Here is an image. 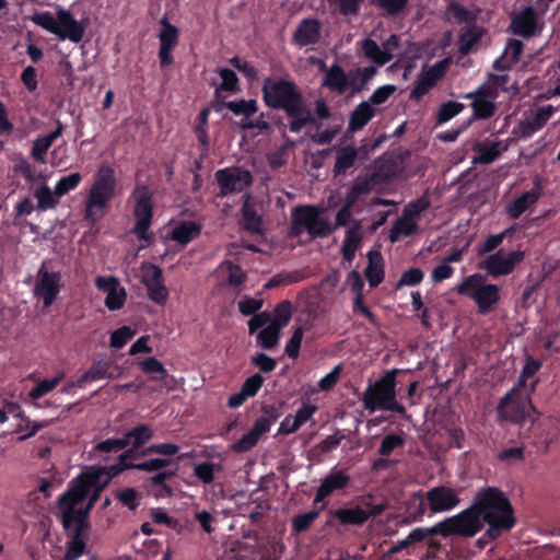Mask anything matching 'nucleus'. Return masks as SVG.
<instances>
[{"instance_id":"nucleus-63","label":"nucleus","mask_w":560,"mask_h":560,"mask_svg":"<svg viewBox=\"0 0 560 560\" xmlns=\"http://www.w3.org/2000/svg\"><path fill=\"white\" fill-rule=\"evenodd\" d=\"M343 439L345 434L340 430H337L334 434L328 435L326 439L319 442L315 448L322 454L329 453L336 450Z\"/></svg>"},{"instance_id":"nucleus-8","label":"nucleus","mask_w":560,"mask_h":560,"mask_svg":"<svg viewBox=\"0 0 560 560\" xmlns=\"http://www.w3.org/2000/svg\"><path fill=\"white\" fill-rule=\"evenodd\" d=\"M131 198L135 199L133 217L136 224L133 233L140 241L150 244L154 240L153 233L149 232L153 219V192L147 185H137Z\"/></svg>"},{"instance_id":"nucleus-58","label":"nucleus","mask_w":560,"mask_h":560,"mask_svg":"<svg viewBox=\"0 0 560 560\" xmlns=\"http://www.w3.org/2000/svg\"><path fill=\"white\" fill-rule=\"evenodd\" d=\"M295 142H283L279 150L268 154V162L271 168L277 170L287 163L288 150L293 148Z\"/></svg>"},{"instance_id":"nucleus-29","label":"nucleus","mask_w":560,"mask_h":560,"mask_svg":"<svg viewBox=\"0 0 560 560\" xmlns=\"http://www.w3.org/2000/svg\"><path fill=\"white\" fill-rule=\"evenodd\" d=\"M128 446V441L115 438H109L96 443L91 451V455L98 460H107L112 454H116Z\"/></svg>"},{"instance_id":"nucleus-6","label":"nucleus","mask_w":560,"mask_h":560,"mask_svg":"<svg viewBox=\"0 0 560 560\" xmlns=\"http://www.w3.org/2000/svg\"><path fill=\"white\" fill-rule=\"evenodd\" d=\"M499 420L523 424L526 420L536 421L540 413L533 406L528 394H524L517 386H513L497 406Z\"/></svg>"},{"instance_id":"nucleus-16","label":"nucleus","mask_w":560,"mask_h":560,"mask_svg":"<svg viewBox=\"0 0 560 560\" xmlns=\"http://www.w3.org/2000/svg\"><path fill=\"white\" fill-rule=\"evenodd\" d=\"M160 24L162 30L159 34L160 48L158 56L161 68H166L174 62L172 52L178 45L179 30L170 23L166 15L160 20Z\"/></svg>"},{"instance_id":"nucleus-20","label":"nucleus","mask_w":560,"mask_h":560,"mask_svg":"<svg viewBox=\"0 0 560 560\" xmlns=\"http://www.w3.org/2000/svg\"><path fill=\"white\" fill-rule=\"evenodd\" d=\"M328 516V523L330 525L334 524V521H337L340 525L343 526H361L369 521L371 513L360 506H354L329 510Z\"/></svg>"},{"instance_id":"nucleus-57","label":"nucleus","mask_w":560,"mask_h":560,"mask_svg":"<svg viewBox=\"0 0 560 560\" xmlns=\"http://www.w3.org/2000/svg\"><path fill=\"white\" fill-rule=\"evenodd\" d=\"M171 463L172 462L167 458H150L148 460L137 463L135 469L147 472H160L163 471L162 469L168 467Z\"/></svg>"},{"instance_id":"nucleus-30","label":"nucleus","mask_w":560,"mask_h":560,"mask_svg":"<svg viewBox=\"0 0 560 560\" xmlns=\"http://www.w3.org/2000/svg\"><path fill=\"white\" fill-rule=\"evenodd\" d=\"M229 109L235 116H241L240 122H245L246 119L250 118L258 110V103L256 100H236V101H222L219 110Z\"/></svg>"},{"instance_id":"nucleus-9","label":"nucleus","mask_w":560,"mask_h":560,"mask_svg":"<svg viewBox=\"0 0 560 560\" xmlns=\"http://www.w3.org/2000/svg\"><path fill=\"white\" fill-rule=\"evenodd\" d=\"M482 528L483 523L474 503L458 514L436 524V532H440L442 537H474Z\"/></svg>"},{"instance_id":"nucleus-47","label":"nucleus","mask_w":560,"mask_h":560,"mask_svg":"<svg viewBox=\"0 0 560 560\" xmlns=\"http://www.w3.org/2000/svg\"><path fill=\"white\" fill-rule=\"evenodd\" d=\"M465 105L455 101H447L441 104L436 113V122L439 125L450 121L452 118L457 116Z\"/></svg>"},{"instance_id":"nucleus-14","label":"nucleus","mask_w":560,"mask_h":560,"mask_svg":"<svg viewBox=\"0 0 560 560\" xmlns=\"http://www.w3.org/2000/svg\"><path fill=\"white\" fill-rule=\"evenodd\" d=\"M425 498L430 514L452 511L460 503L457 491L447 486H436L429 489L425 492Z\"/></svg>"},{"instance_id":"nucleus-18","label":"nucleus","mask_w":560,"mask_h":560,"mask_svg":"<svg viewBox=\"0 0 560 560\" xmlns=\"http://www.w3.org/2000/svg\"><path fill=\"white\" fill-rule=\"evenodd\" d=\"M32 21L43 28L58 35L60 38H70V12L59 10L58 19L48 12L35 13Z\"/></svg>"},{"instance_id":"nucleus-2","label":"nucleus","mask_w":560,"mask_h":560,"mask_svg":"<svg viewBox=\"0 0 560 560\" xmlns=\"http://www.w3.org/2000/svg\"><path fill=\"white\" fill-rule=\"evenodd\" d=\"M472 502L482 523L488 525L483 535L488 539L494 540L516 525L513 505L501 489L491 486L481 488Z\"/></svg>"},{"instance_id":"nucleus-38","label":"nucleus","mask_w":560,"mask_h":560,"mask_svg":"<svg viewBox=\"0 0 560 560\" xmlns=\"http://www.w3.org/2000/svg\"><path fill=\"white\" fill-rule=\"evenodd\" d=\"M153 438V429L150 424L143 423L132 428L128 431L122 440L128 441V445L135 447H142L147 442Z\"/></svg>"},{"instance_id":"nucleus-31","label":"nucleus","mask_w":560,"mask_h":560,"mask_svg":"<svg viewBox=\"0 0 560 560\" xmlns=\"http://www.w3.org/2000/svg\"><path fill=\"white\" fill-rule=\"evenodd\" d=\"M242 224L243 229L252 234H264V225L261 217L255 208L246 200L242 207Z\"/></svg>"},{"instance_id":"nucleus-36","label":"nucleus","mask_w":560,"mask_h":560,"mask_svg":"<svg viewBox=\"0 0 560 560\" xmlns=\"http://www.w3.org/2000/svg\"><path fill=\"white\" fill-rule=\"evenodd\" d=\"M418 229V222H413L401 215L394 222L389 231V241L392 243H396L400 240L401 236L408 237L413 235L417 233Z\"/></svg>"},{"instance_id":"nucleus-21","label":"nucleus","mask_w":560,"mask_h":560,"mask_svg":"<svg viewBox=\"0 0 560 560\" xmlns=\"http://www.w3.org/2000/svg\"><path fill=\"white\" fill-rule=\"evenodd\" d=\"M316 405L304 402L296 411L295 416L288 415L280 423L278 434H292L296 432L305 422L312 419L317 412Z\"/></svg>"},{"instance_id":"nucleus-11","label":"nucleus","mask_w":560,"mask_h":560,"mask_svg":"<svg viewBox=\"0 0 560 560\" xmlns=\"http://www.w3.org/2000/svg\"><path fill=\"white\" fill-rule=\"evenodd\" d=\"M61 289V276L59 272L48 271L43 265L37 272V281L34 287V296L43 301L47 308L54 304Z\"/></svg>"},{"instance_id":"nucleus-13","label":"nucleus","mask_w":560,"mask_h":560,"mask_svg":"<svg viewBox=\"0 0 560 560\" xmlns=\"http://www.w3.org/2000/svg\"><path fill=\"white\" fill-rule=\"evenodd\" d=\"M217 182L220 187L221 196H228L233 192H241L248 188L253 183V176L249 171L240 168H224L215 173Z\"/></svg>"},{"instance_id":"nucleus-7","label":"nucleus","mask_w":560,"mask_h":560,"mask_svg":"<svg viewBox=\"0 0 560 560\" xmlns=\"http://www.w3.org/2000/svg\"><path fill=\"white\" fill-rule=\"evenodd\" d=\"M483 276L471 275L457 287V293L469 296L478 307V313H491L500 301V288L492 283H482Z\"/></svg>"},{"instance_id":"nucleus-62","label":"nucleus","mask_w":560,"mask_h":560,"mask_svg":"<svg viewBox=\"0 0 560 560\" xmlns=\"http://www.w3.org/2000/svg\"><path fill=\"white\" fill-rule=\"evenodd\" d=\"M250 362L262 373H270L277 368V361L264 352L252 355Z\"/></svg>"},{"instance_id":"nucleus-25","label":"nucleus","mask_w":560,"mask_h":560,"mask_svg":"<svg viewBox=\"0 0 560 560\" xmlns=\"http://www.w3.org/2000/svg\"><path fill=\"white\" fill-rule=\"evenodd\" d=\"M323 86L341 95L347 92L349 86L352 88V81H349L345 70L338 63H334L326 70Z\"/></svg>"},{"instance_id":"nucleus-51","label":"nucleus","mask_w":560,"mask_h":560,"mask_svg":"<svg viewBox=\"0 0 560 560\" xmlns=\"http://www.w3.org/2000/svg\"><path fill=\"white\" fill-rule=\"evenodd\" d=\"M139 366L142 370V372L148 374H160L159 377H152L153 381H160L164 380L167 375V371L165 370L162 362H160L154 357H149L142 361L139 362Z\"/></svg>"},{"instance_id":"nucleus-60","label":"nucleus","mask_w":560,"mask_h":560,"mask_svg":"<svg viewBox=\"0 0 560 560\" xmlns=\"http://www.w3.org/2000/svg\"><path fill=\"white\" fill-rule=\"evenodd\" d=\"M230 65L233 66L236 70L244 74L249 81L257 80L258 72L256 68L248 61L242 59L238 56H234L229 60Z\"/></svg>"},{"instance_id":"nucleus-40","label":"nucleus","mask_w":560,"mask_h":560,"mask_svg":"<svg viewBox=\"0 0 560 560\" xmlns=\"http://www.w3.org/2000/svg\"><path fill=\"white\" fill-rule=\"evenodd\" d=\"M302 107L301 114L296 116H289L291 118L289 122V130L293 133H299L306 127H310V130H314V128H312V124H316V117L307 107L306 103H303Z\"/></svg>"},{"instance_id":"nucleus-53","label":"nucleus","mask_w":560,"mask_h":560,"mask_svg":"<svg viewBox=\"0 0 560 560\" xmlns=\"http://www.w3.org/2000/svg\"><path fill=\"white\" fill-rule=\"evenodd\" d=\"M447 13L458 24L474 23L476 20V14H474L467 8H465L464 5H462L460 3H457V2H453L448 5Z\"/></svg>"},{"instance_id":"nucleus-50","label":"nucleus","mask_w":560,"mask_h":560,"mask_svg":"<svg viewBox=\"0 0 560 560\" xmlns=\"http://www.w3.org/2000/svg\"><path fill=\"white\" fill-rule=\"evenodd\" d=\"M34 197L37 199V208L39 210H48L54 208L58 200L54 196L50 188L46 185H42L40 187L36 188L34 191Z\"/></svg>"},{"instance_id":"nucleus-55","label":"nucleus","mask_w":560,"mask_h":560,"mask_svg":"<svg viewBox=\"0 0 560 560\" xmlns=\"http://www.w3.org/2000/svg\"><path fill=\"white\" fill-rule=\"evenodd\" d=\"M405 444V439L396 433L385 435L381 442L378 453L382 456H389L395 448L401 447Z\"/></svg>"},{"instance_id":"nucleus-23","label":"nucleus","mask_w":560,"mask_h":560,"mask_svg":"<svg viewBox=\"0 0 560 560\" xmlns=\"http://www.w3.org/2000/svg\"><path fill=\"white\" fill-rule=\"evenodd\" d=\"M541 196V188L535 185L530 190L524 191L521 196L506 205V213L511 219H518L529 207L535 205Z\"/></svg>"},{"instance_id":"nucleus-3","label":"nucleus","mask_w":560,"mask_h":560,"mask_svg":"<svg viewBox=\"0 0 560 560\" xmlns=\"http://www.w3.org/2000/svg\"><path fill=\"white\" fill-rule=\"evenodd\" d=\"M116 186L114 168L106 164L101 165L84 202L83 220L86 225L92 228L106 215L115 197Z\"/></svg>"},{"instance_id":"nucleus-64","label":"nucleus","mask_w":560,"mask_h":560,"mask_svg":"<svg viewBox=\"0 0 560 560\" xmlns=\"http://www.w3.org/2000/svg\"><path fill=\"white\" fill-rule=\"evenodd\" d=\"M523 49L524 44L522 40L510 38L506 43L503 55L506 57V59L510 60L512 65H515L520 61Z\"/></svg>"},{"instance_id":"nucleus-37","label":"nucleus","mask_w":560,"mask_h":560,"mask_svg":"<svg viewBox=\"0 0 560 560\" xmlns=\"http://www.w3.org/2000/svg\"><path fill=\"white\" fill-rule=\"evenodd\" d=\"M280 332L281 329L279 326L269 324L259 330L256 336V342L265 350H273L279 343Z\"/></svg>"},{"instance_id":"nucleus-15","label":"nucleus","mask_w":560,"mask_h":560,"mask_svg":"<svg viewBox=\"0 0 560 560\" xmlns=\"http://www.w3.org/2000/svg\"><path fill=\"white\" fill-rule=\"evenodd\" d=\"M406 167L404 155L383 154L373 164L371 178L375 183H386L399 176Z\"/></svg>"},{"instance_id":"nucleus-49","label":"nucleus","mask_w":560,"mask_h":560,"mask_svg":"<svg viewBox=\"0 0 560 560\" xmlns=\"http://www.w3.org/2000/svg\"><path fill=\"white\" fill-rule=\"evenodd\" d=\"M471 106H472V118H476V119L490 118L495 112L494 103L491 101H488L483 97H476L472 101Z\"/></svg>"},{"instance_id":"nucleus-43","label":"nucleus","mask_w":560,"mask_h":560,"mask_svg":"<svg viewBox=\"0 0 560 560\" xmlns=\"http://www.w3.org/2000/svg\"><path fill=\"white\" fill-rule=\"evenodd\" d=\"M372 189V185L369 178H357L350 189L348 190L345 202L354 207L358 200L368 195Z\"/></svg>"},{"instance_id":"nucleus-42","label":"nucleus","mask_w":560,"mask_h":560,"mask_svg":"<svg viewBox=\"0 0 560 560\" xmlns=\"http://www.w3.org/2000/svg\"><path fill=\"white\" fill-rule=\"evenodd\" d=\"M270 314V324L279 326L280 329H282L289 324L292 317V303L289 300H283L275 306Z\"/></svg>"},{"instance_id":"nucleus-46","label":"nucleus","mask_w":560,"mask_h":560,"mask_svg":"<svg viewBox=\"0 0 560 560\" xmlns=\"http://www.w3.org/2000/svg\"><path fill=\"white\" fill-rule=\"evenodd\" d=\"M218 73L222 82L220 86L215 90L217 96H219L220 91H226L232 93L240 91V80L233 70L229 68H220L218 69Z\"/></svg>"},{"instance_id":"nucleus-4","label":"nucleus","mask_w":560,"mask_h":560,"mask_svg":"<svg viewBox=\"0 0 560 560\" xmlns=\"http://www.w3.org/2000/svg\"><path fill=\"white\" fill-rule=\"evenodd\" d=\"M262 101L269 108L281 109L287 116L301 114L304 96L294 81L266 78L262 81Z\"/></svg>"},{"instance_id":"nucleus-45","label":"nucleus","mask_w":560,"mask_h":560,"mask_svg":"<svg viewBox=\"0 0 560 560\" xmlns=\"http://www.w3.org/2000/svg\"><path fill=\"white\" fill-rule=\"evenodd\" d=\"M222 469L221 464L203 462L197 464L194 468V475L205 485H210L214 480V474Z\"/></svg>"},{"instance_id":"nucleus-26","label":"nucleus","mask_w":560,"mask_h":560,"mask_svg":"<svg viewBox=\"0 0 560 560\" xmlns=\"http://www.w3.org/2000/svg\"><path fill=\"white\" fill-rule=\"evenodd\" d=\"M176 476L174 470H163L145 479V487L155 498H168L173 494L172 488L166 483L167 480Z\"/></svg>"},{"instance_id":"nucleus-28","label":"nucleus","mask_w":560,"mask_h":560,"mask_svg":"<svg viewBox=\"0 0 560 560\" xmlns=\"http://www.w3.org/2000/svg\"><path fill=\"white\" fill-rule=\"evenodd\" d=\"M361 240V223L360 221L354 220L353 224L347 230L341 246V254L346 261L351 262L353 260Z\"/></svg>"},{"instance_id":"nucleus-48","label":"nucleus","mask_w":560,"mask_h":560,"mask_svg":"<svg viewBox=\"0 0 560 560\" xmlns=\"http://www.w3.org/2000/svg\"><path fill=\"white\" fill-rule=\"evenodd\" d=\"M481 37V30L476 25L469 26L465 32L459 35V50L463 54L470 51Z\"/></svg>"},{"instance_id":"nucleus-5","label":"nucleus","mask_w":560,"mask_h":560,"mask_svg":"<svg viewBox=\"0 0 560 560\" xmlns=\"http://www.w3.org/2000/svg\"><path fill=\"white\" fill-rule=\"evenodd\" d=\"M398 370L386 372L374 384H370L362 396L363 407L374 412L376 410L393 411L406 416V408L396 400V375Z\"/></svg>"},{"instance_id":"nucleus-33","label":"nucleus","mask_w":560,"mask_h":560,"mask_svg":"<svg viewBox=\"0 0 560 560\" xmlns=\"http://www.w3.org/2000/svg\"><path fill=\"white\" fill-rule=\"evenodd\" d=\"M428 509L425 493L416 491L410 494L406 502V513L412 521H421Z\"/></svg>"},{"instance_id":"nucleus-22","label":"nucleus","mask_w":560,"mask_h":560,"mask_svg":"<svg viewBox=\"0 0 560 560\" xmlns=\"http://www.w3.org/2000/svg\"><path fill=\"white\" fill-rule=\"evenodd\" d=\"M537 26V16L532 5L525 7L511 21V31L513 34L528 38L535 35Z\"/></svg>"},{"instance_id":"nucleus-12","label":"nucleus","mask_w":560,"mask_h":560,"mask_svg":"<svg viewBox=\"0 0 560 560\" xmlns=\"http://www.w3.org/2000/svg\"><path fill=\"white\" fill-rule=\"evenodd\" d=\"M524 259V253L511 250L506 257L502 256V252L489 255L479 264V268L487 271V275L498 278L510 275L515 266Z\"/></svg>"},{"instance_id":"nucleus-17","label":"nucleus","mask_w":560,"mask_h":560,"mask_svg":"<svg viewBox=\"0 0 560 560\" xmlns=\"http://www.w3.org/2000/svg\"><path fill=\"white\" fill-rule=\"evenodd\" d=\"M351 482V477L346 469L332 468L320 481L313 504L323 502L335 492L346 490Z\"/></svg>"},{"instance_id":"nucleus-44","label":"nucleus","mask_w":560,"mask_h":560,"mask_svg":"<svg viewBox=\"0 0 560 560\" xmlns=\"http://www.w3.org/2000/svg\"><path fill=\"white\" fill-rule=\"evenodd\" d=\"M326 508V504L323 503L322 506L317 510H312L306 513L298 514L292 518V529L295 533L306 532L314 521L319 516L322 510Z\"/></svg>"},{"instance_id":"nucleus-24","label":"nucleus","mask_w":560,"mask_h":560,"mask_svg":"<svg viewBox=\"0 0 560 560\" xmlns=\"http://www.w3.org/2000/svg\"><path fill=\"white\" fill-rule=\"evenodd\" d=\"M122 373L121 368L114 361H98L91 365L80 382L96 381L103 378H116Z\"/></svg>"},{"instance_id":"nucleus-32","label":"nucleus","mask_w":560,"mask_h":560,"mask_svg":"<svg viewBox=\"0 0 560 560\" xmlns=\"http://www.w3.org/2000/svg\"><path fill=\"white\" fill-rule=\"evenodd\" d=\"M375 115V109L369 102H361L350 115L348 129H362Z\"/></svg>"},{"instance_id":"nucleus-1","label":"nucleus","mask_w":560,"mask_h":560,"mask_svg":"<svg viewBox=\"0 0 560 560\" xmlns=\"http://www.w3.org/2000/svg\"><path fill=\"white\" fill-rule=\"evenodd\" d=\"M103 476V470L84 472L72 482V560L85 553L91 528L89 515L108 483V478L102 480Z\"/></svg>"},{"instance_id":"nucleus-61","label":"nucleus","mask_w":560,"mask_h":560,"mask_svg":"<svg viewBox=\"0 0 560 560\" xmlns=\"http://www.w3.org/2000/svg\"><path fill=\"white\" fill-rule=\"evenodd\" d=\"M126 298V289L124 287H120L114 292H108V294L105 298V306L109 311H118L124 307Z\"/></svg>"},{"instance_id":"nucleus-54","label":"nucleus","mask_w":560,"mask_h":560,"mask_svg":"<svg viewBox=\"0 0 560 560\" xmlns=\"http://www.w3.org/2000/svg\"><path fill=\"white\" fill-rule=\"evenodd\" d=\"M492 145L491 148L483 149L481 147V142H475V144L478 147L479 155L474 156L472 162L474 163H481V164H490L492 163L497 156L499 155V149L502 142H490Z\"/></svg>"},{"instance_id":"nucleus-39","label":"nucleus","mask_w":560,"mask_h":560,"mask_svg":"<svg viewBox=\"0 0 560 560\" xmlns=\"http://www.w3.org/2000/svg\"><path fill=\"white\" fill-rule=\"evenodd\" d=\"M362 50L368 59L378 66H384L393 59V56L385 52L377 43L371 38H366L362 42Z\"/></svg>"},{"instance_id":"nucleus-56","label":"nucleus","mask_w":560,"mask_h":560,"mask_svg":"<svg viewBox=\"0 0 560 560\" xmlns=\"http://www.w3.org/2000/svg\"><path fill=\"white\" fill-rule=\"evenodd\" d=\"M135 336V330L129 326H122L110 335L109 345L112 348L121 349Z\"/></svg>"},{"instance_id":"nucleus-35","label":"nucleus","mask_w":560,"mask_h":560,"mask_svg":"<svg viewBox=\"0 0 560 560\" xmlns=\"http://www.w3.org/2000/svg\"><path fill=\"white\" fill-rule=\"evenodd\" d=\"M358 151L352 145H346L337 151L334 172L336 175L346 174L354 165Z\"/></svg>"},{"instance_id":"nucleus-10","label":"nucleus","mask_w":560,"mask_h":560,"mask_svg":"<svg viewBox=\"0 0 560 560\" xmlns=\"http://www.w3.org/2000/svg\"><path fill=\"white\" fill-rule=\"evenodd\" d=\"M291 217H294L314 237H327L334 232L328 221L320 218V211L316 206H296L292 209Z\"/></svg>"},{"instance_id":"nucleus-41","label":"nucleus","mask_w":560,"mask_h":560,"mask_svg":"<svg viewBox=\"0 0 560 560\" xmlns=\"http://www.w3.org/2000/svg\"><path fill=\"white\" fill-rule=\"evenodd\" d=\"M431 206L430 198L427 194L419 197L417 200L407 203L402 210V217L413 222H418V219Z\"/></svg>"},{"instance_id":"nucleus-27","label":"nucleus","mask_w":560,"mask_h":560,"mask_svg":"<svg viewBox=\"0 0 560 560\" xmlns=\"http://www.w3.org/2000/svg\"><path fill=\"white\" fill-rule=\"evenodd\" d=\"M369 264L364 270V276L371 288L378 287L385 276L384 260L382 254L376 250H371L368 254Z\"/></svg>"},{"instance_id":"nucleus-34","label":"nucleus","mask_w":560,"mask_h":560,"mask_svg":"<svg viewBox=\"0 0 560 560\" xmlns=\"http://www.w3.org/2000/svg\"><path fill=\"white\" fill-rule=\"evenodd\" d=\"M201 228L194 221L183 222L172 231V240L185 246L200 235Z\"/></svg>"},{"instance_id":"nucleus-19","label":"nucleus","mask_w":560,"mask_h":560,"mask_svg":"<svg viewBox=\"0 0 560 560\" xmlns=\"http://www.w3.org/2000/svg\"><path fill=\"white\" fill-rule=\"evenodd\" d=\"M322 25L317 19H303L293 33V43L299 47L315 45L320 40Z\"/></svg>"},{"instance_id":"nucleus-52","label":"nucleus","mask_w":560,"mask_h":560,"mask_svg":"<svg viewBox=\"0 0 560 560\" xmlns=\"http://www.w3.org/2000/svg\"><path fill=\"white\" fill-rule=\"evenodd\" d=\"M424 272L420 268H410L404 271L397 281L395 289L399 290L404 287H412L422 282Z\"/></svg>"},{"instance_id":"nucleus-59","label":"nucleus","mask_w":560,"mask_h":560,"mask_svg":"<svg viewBox=\"0 0 560 560\" xmlns=\"http://www.w3.org/2000/svg\"><path fill=\"white\" fill-rule=\"evenodd\" d=\"M303 335H304V330L302 327H298L291 338L289 339V341L287 342L285 345V348H284V353L290 358V359H296L300 354V348H301V343H302V340H303Z\"/></svg>"}]
</instances>
